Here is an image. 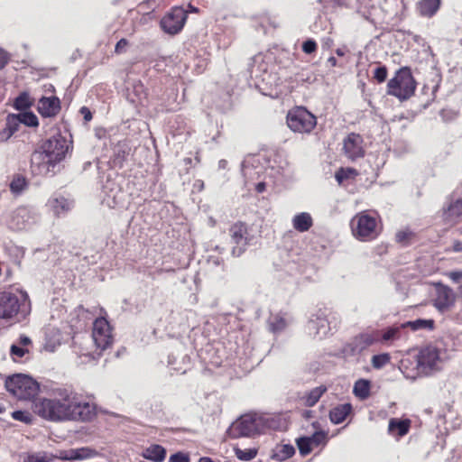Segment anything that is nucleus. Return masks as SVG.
<instances>
[{
    "label": "nucleus",
    "mask_w": 462,
    "mask_h": 462,
    "mask_svg": "<svg viewBox=\"0 0 462 462\" xmlns=\"http://www.w3.org/2000/svg\"><path fill=\"white\" fill-rule=\"evenodd\" d=\"M32 410L41 418L52 422H87L96 416L94 404L86 402L71 387L65 386L54 387L47 397L35 399Z\"/></svg>",
    "instance_id": "1"
},
{
    "label": "nucleus",
    "mask_w": 462,
    "mask_h": 462,
    "mask_svg": "<svg viewBox=\"0 0 462 462\" xmlns=\"http://www.w3.org/2000/svg\"><path fill=\"white\" fill-rule=\"evenodd\" d=\"M72 149L71 141L68 140L61 133H56L45 140L41 145V150L32 153L31 168L36 175H52L56 172V167L61 162Z\"/></svg>",
    "instance_id": "2"
},
{
    "label": "nucleus",
    "mask_w": 462,
    "mask_h": 462,
    "mask_svg": "<svg viewBox=\"0 0 462 462\" xmlns=\"http://www.w3.org/2000/svg\"><path fill=\"white\" fill-rule=\"evenodd\" d=\"M267 428H270L269 419L257 414H244L228 427L226 435L231 439L251 438Z\"/></svg>",
    "instance_id": "3"
},
{
    "label": "nucleus",
    "mask_w": 462,
    "mask_h": 462,
    "mask_svg": "<svg viewBox=\"0 0 462 462\" xmlns=\"http://www.w3.org/2000/svg\"><path fill=\"white\" fill-rule=\"evenodd\" d=\"M377 342H379L378 331L361 332L344 344L335 354V356L346 360L356 357V360L359 361L362 353Z\"/></svg>",
    "instance_id": "4"
},
{
    "label": "nucleus",
    "mask_w": 462,
    "mask_h": 462,
    "mask_svg": "<svg viewBox=\"0 0 462 462\" xmlns=\"http://www.w3.org/2000/svg\"><path fill=\"white\" fill-rule=\"evenodd\" d=\"M7 392L20 400H32L40 391V384L32 377L23 374H14L5 378Z\"/></svg>",
    "instance_id": "5"
},
{
    "label": "nucleus",
    "mask_w": 462,
    "mask_h": 462,
    "mask_svg": "<svg viewBox=\"0 0 462 462\" xmlns=\"http://www.w3.org/2000/svg\"><path fill=\"white\" fill-rule=\"evenodd\" d=\"M416 81L409 68L398 69L387 83V93L403 101L410 98L415 91Z\"/></svg>",
    "instance_id": "6"
},
{
    "label": "nucleus",
    "mask_w": 462,
    "mask_h": 462,
    "mask_svg": "<svg viewBox=\"0 0 462 462\" xmlns=\"http://www.w3.org/2000/svg\"><path fill=\"white\" fill-rule=\"evenodd\" d=\"M20 298L10 291L0 292V318L9 319L21 313L23 316L30 312V302H27L25 297Z\"/></svg>",
    "instance_id": "7"
},
{
    "label": "nucleus",
    "mask_w": 462,
    "mask_h": 462,
    "mask_svg": "<svg viewBox=\"0 0 462 462\" xmlns=\"http://www.w3.org/2000/svg\"><path fill=\"white\" fill-rule=\"evenodd\" d=\"M251 228L245 223L238 221L232 225L229 228V236L231 238L232 254L236 257L241 256L247 249V246L252 245L254 240V235L251 233Z\"/></svg>",
    "instance_id": "8"
},
{
    "label": "nucleus",
    "mask_w": 462,
    "mask_h": 462,
    "mask_svg": "<svg viewBox=\"0 0 462 462\" xmlns=\"http://www.w3.org/2000/svg\"><path fill=\"white\" fill-rule=\"evenodd\" d=\"M287 125L295 133H310L317 125V119L306 108L296 107L288 113Z\"/></svg>",
    "instance_id": "9"
},
{
    "label": "nucleus",
    "mask_w": 462,
    "mask_h": 462,
    "mask_svg": "<svg viewBox=\"0 0 462 462\" xmlns=\"http://www.w3.org/2000/svg\"><path fill=\"white\" fill-rule=\"evenodd\" d=\"M376 217L367 212H361L352 219V230L356 237L362 241L371 240L377 236Z\"/></svg>",
    "instance_id": "10"
},
{
    "label": "nucleus",
    "mask_w": 462,
    "mask_h": 462,
    "mask_svg": "<svg viewBox=\"0 0 462 462\" xmlns=\"http://www.w3.org/2000/svg\"><path fill=\"white\" fill-rule=\"evenodd\" d=\"M39 219L40 217L33 208L20 207L10 214L7 226L14 231L28 230L37 224Z\"/></svg>",
    "instance_id": "11"
},
{
    "label": "nucleus",
    "mask_w": 462,
    "mask_h": 462,
    "mask_svg": "<svg viewBox=\"0 0 462 462\" xmlns=\"http://www.w3.org/2000/svg\"><path fill=\"white\" fill-rule=\"evenodd\" d=\"M440 363L439 350L433 346H427L418 355L417 369L420 374L429 375L440 368Z\"/></svg>",
    "instance_id": "12"
},
{
    "label": "nucleus",
    "mask_w": 462,
    "mask_h": 462,
    "mask_svg": "<svg viewBox=\"0 0 462 462\" xmlns=\"http://www.w3.org/2000/svg\"><path fill=\"white\" fill-rule=\"evenodd\" d=\"M306 330L309 336L315 339H323L330 330V321L326 310H319L312 313L308 320Z\"/></svg>",
    "instance_id": "13"
},
{
    "label": "nucleus",
    "mask_w": 462,
    "mask_h": 462,
    "mask_svg": "<svg viewBox=\"0 0 462 462\" xmlns=\"http://www.w3.org/2000/svg\"><path fill=\"white\" fill-rule=\"evenodd\" d=\"M187 17L188 11L186 9L181 6H175L162 17L160 24L163 32L174 35L182 30Z\"/></svg>",
    "instance_id": "14"
},
{
    "label": "nucleus",
    "mask_w": 462,
    "mask_h": 462,
    "mask_svg": "<svg viewBox=\"0 0 462 462\" xmlns=\"http://www.w3.org/2000/svg\"><path fill=\"white\" fill-rule=\"evenodd\" d=\"M103 202L109 208H125L127 194L116 180L107 178L103 184Z\"/></svg>",
    "instance_id": "15"
},
{
    "label": "nucleus",
    "mask_w": 462,
    "mask_h": 462,
    "mask_svg": "<svg viewBox=\"0 0 462 462\" xmlns=\"http://www.w3.org/2000/svg\"><path fill=\"white\" fill-rule=\"evenodd\" d=\"M92 338L100 352L108 348L113 342L109 322L105 318H97L93 323Z\"/></svg>",
    "instance_id": "16"
},
{
    "label": "nucleus",
    "mask_w": 462,
    "mask_h": 462,
    "mask_svg": "<svg viewBox=\"0 0 462 462\" xmlns=\"http://www.w3.org/2000/svg\"><path fill=\"white\" fill-rule=\"evenodd\" d=\"M462 216V196L457 191L453 192L447 199L443 208V217L448 222H456Z\"/></svg>",
    "instance_id": "17"
},
{
    "label": "nucleus",
    "mask_w": 462,
    "mask_h": 462,
    "mask_svg": "<svg viewBox=\"0 0 462 462\" xmlns=\"http://www.w3.org/2000/svg\"><path fill=\"white\" fill-rule=\"evenodd\" d=\"M363 138L360 134L351 133L344 140V152L347 158L355 160L364 156Z\"/></svg>",
    "instance_id": "18"
},
{
    "label": "nucleus",
    "mask_w": 462,
    "mask_h": 462,
    "mask_svg": "<svg viewBox=\"0 0 462 462\" xmlns=\"http://www.w3.org/2000/svg\"><path fill=\"white\" fill-rule=\"evenodd\" d=\"M455 301V295L449 287L443 284H437L434 306L441 312L448 310Z\"/></svg>",
    "instance_id": "19"
},
{
    "label": "nucleus",
    "mask_w": 462,
    "mask_h": 462,
    "mask_svg": "<svg viewBox=\"0 0 462 462\" xmlns=\"http://www.w3.org/2000/svg\"><path fill=\"white\" fill-rule=\"evenodd\" d=\"M39 114L43 117H53L60 110V101L57 97H42L37 105Z\"/></svg>",
    "instance_id": "20"
},
{
    "label": "nucleus",
    "mask_w": 462,
    "mask_h": 462,
    "mask_svg": "<svg viewBox=\"0 0 462 462\" xmlns=\"http://www.w3.org/2000/svg\"><path fill=\"white\" fill-rule=\"evenodd\" d=\"M377 331L379 332V342L381 343L389 344L407 337L403 323L393 324L381 331Z\"/></svg>",
    "instance_id": "21"
},
{
    "label": "nucleus",
    "mask_w": 462,
    "mask_h": 462,
    "mask_svg": "<svg viewBox=\"0 0 462 462\" xmlns=\"http://www.w3.org/2000/svg\"><path fill=\"white\" fill-rule=\"evenodd\" d=\"M292 322L290 315L282 313L273 314L267 320L269 330L275 335L284 332Z\"/></svg>",
    "instance_id": "22"
},
{
    "label": "nucleus",
    "mask_w": 462,
    "mask_h": 462,
    "mask_svg": "<svg viewBox=\"0 0 462 462\" xmlns=\"http://www.w3.org/2000/svg\"><path fill=\"white\" fill-rule=\"evenodd\" d=\"M61 333L59 328L48 326L44 329V349L48 352H54L61 344Z\"/></svg>",
    "instance_id": "23"
},
{
    "label": "nucleus",
    "mask_w": 462,
    "mask_h": 462,
    "mask_svg": "<svg viewBox=\"0 0 462 462\" xmlns=\"http://www.w3.org/2000/svg\"><path fill=\"white\" fill-rule=\"evenodd\" d=\"M131 148L125 140L118 141L113 148L111 163L113 167L121 168L130 153Z\"/></svg>",
    "instance_id": "24"
},
{
    "label": "nucleus",
    "mask_w": 462,
    "mask_h": 462,
    "mask_svg": "<svg viewBox=\"0 0 462 462\" xmlns=\"http://www.w3.org/2000/svg\"><path fill=\"white\" fill-rule=\"evenodd\" d=\"M49 206L57 217L66 214L73 207V201L63 196H56L49 199Z\"/></svg>",
    "instance_id": "25"
},
{
    "label": "nucleus",
    "mask_w": 462,
    "mask_h": 462,
    "mask_svg": "<svg viewBox=\"0 0 462 462\" xmlns=\"http://www.w3.org/2000/svg\"><path fill=\"white\" fill-rule=\"evenodd\" d=\"M441 0H420L417 4V12L422 17L430 18L439 11Z\"/></svg>",
    "instance_id": "26"
},
{
    "label": "nucleus",
    "mask_w": 462,
    "mask_h": 462,
    "mask_svg": "<svg viewBox=\"0 0 462 462\" xmlns=\"http://www.w3.org/2000/svg\"><path fill=\"white\" fill-rule=\"evenodd\" d=\"M351 411V403L338 404L329 411V420L333 424H340L346 419Z\"/></svg>",
    "instance_id": "27"
},
{
    "label": "nucleus",
    "mask_w": 462,
    "mask_h": 462,
    "mask_svg": "<svg viewBox=\"0 0 462 462\" xmlns=\"http://www.w3.org/2000/svg\"><path fill=\"white\" fill-rule=\"evenodd\" d=\"M142 455L145 459L162 462L166 457V449L159 444H152L146 448Z\"/></svg>",
    "instance_id": "28"
},
{
    "label": "nucleus",
    "mask_w": 462,
    "mask_h": 462,
    "mask_svg": "<svg viewBox=\"0 0 462 462\" xmlns=\"http://www.w3.org/2000/svg\"><path fill=\"white\" fill-rule=\"evenodd\" d=\"M292 226L295 230L303 233L313 226V219L310 213L301 212L293 217Z\"/></svg>",
    "instance_id": "29"
},
{
    "label": "nucleus",
    "mask_w": 462,
    "mask_h": 462,
    "mask_svg": "<svg viewBox=\"0 0 462 462\" xmlns=\"http://www.w3.org/2000/svg\"><path fill=\"white\" fill-rule=\"evenodd\" d=\"M295 454V448L291 444L276 445L272 450L271 457L276 461L282 462Z\"/></svg>",
    "instance_id": "30"
},
{
    "label": "nucleus",
    "mask_w": 462,
    "mask_h": 462,
    "mask_svg": "<svg viewBox=\"0 0 462 462\" xmlns=\"http://www.w3.org/2000/svg\"><path fill=\"white\" fill-rule=\"evenodd\" d=\"M395 1L396 0H356L359 12L364 13L376 8L387 10L388 3Z\"/></svg>",
    "instance_id": "31"
},
{
    "label": "nucleus",
    "mask_w": 462,
    "mask_h": 462,
    "mask_svg": "<svg viewBox=\"0 0 462 462\" xmlns=\"http://www.w3.org/2000/svg\"><path fill=\"white\" fill-rule=\"evenodd\" d=\"M370 387L371 383L369 380L359 379L354 384L353 393L360 400H365L370 395Z\"/></svg>",
    "instance_id": "32"
},
{
    "label": "nucleus",
    "mask_w": 462,
    "mask_h": 462,
    "mask_svg": "<svg viewBox=\"0 0 462 462\" xmlns=\"http://www.w3.org/2000/svg\"><path fill=\"white\" fill-rule=\"evenodd\" d=\"M410 429L409 420H400L397 419H392L389 421L388 430L392 434L397 433L398 436L402 437L406 435Z\"/></svg>",
    "instance_id": "33"
},
{
    "label": "nucleus",
    "mask_w": 462,
    "mask_h": 462,
    "mask_svg": "<svg viewBox=\"0 0 462 462\" xmlns=\"http://www.w3.org/2000/svg\"><path fill=\"white\" fill-rule=\"evenodd\" d=\"M405 330L410 328L413 331L418 330H432L434 328V320L433 319H418L412 321L403 322Z\"/></svg>",
    "instance_id": "34"
},
{
    "label": "nucleus",
    "mask_w": 462,
    "mask_h": 462,
    "mask_svg": "<svg viewBox=\"0 0 462 462\" xmlns=\"http://www.w3.org/2000/svg\"><path fill=\"white\" fill-rule=\"evenodd\" d=\"M326 392L327 387L325 385H319L318 387L311 389L310 392L306 393L304 397V402L306 406H314Z\"/></svg>",
    "instance_id": "35"
},
{
    "label": "nucleus",
    "mask_w": 462,
    "mask_h": 462,
    "mask_svg": "<svg viewBox=\"0 0 462 462\" xmlns=\"http://www.w3.org/2000/svg\"><path fill=\"white\" fill-rule=\"evenodd\" d=\"M262 61H263V57L261 55L254 56L253 59L254 64L251 65L250 70H251V75L255 78H258L260 76L259 75L260 72H263L262 80L265 81L266 80L265 74L267 73V65L262 63Z\"/></svg>",
    "instance_id": "36"
},
{
    "label": "nucleus",
    "mask_w": 462,
    "mask_h": 462,
    "mask_svg": "<svg viewBox=\"0 0 462 462\" xmlns=\"http://www.w3.org/2000/svg\"><path fill=\"white\" fill-rule=\"evenodd\" d=\"M30 95L27 92H22L14 102V107L16 110L23 111L28 109L32 106Z\"/></svg>",
    "instance_id": "37"
},
{
    "label": "nucleus",
    "mask_w": 462,
    "mask_h": 462,
    "mask_svg": "<svg viewBox=\"0 0 462 462\" xmlns=\"http://www.w3.org/2000/svg\"><path fill=\"white\" fill-rule=\"evenodd\" d=\"M21 124L29 127H36L39 125V120L36 115L32 112H23L18 114Z\"/></svg>",
    "instance_id": "38"
},
{
    "label": "nucleus",
    "mask_w": 462,
    "mask_h": 462,
    "mask_svg": "<svg viewBox=\"0 0 462 462\" xmlns=\"http://www.w3.org/2000/svg\"><path fill=\"white\" fill-rule=\"evenodd\" d=\"M234 450L236 457L242 461H250L257 455V450L255 448L241 449L239 448H235Z\"/></svg>",
    "instance_id": "39"
},
{
    "label": "nucleus",
    "mask_w": 462,
    "mask_h": 462,
    "mask_svg": "<svg viewBox=\"0 0 462 462\" xmlns=\"http://www.w3.org/2000/svg\"><path fill=\"white\" fill-rule=\"evenodd\" d=\"M296 444L301 456L309 455L312 450V444L308 437H300L296 439Z\"/></svg>",
    "instance_id": "40"
},
{
    "label": "nucleus",
    "mask_w": 462,
    "mask_h": 462,
    "mask_svg": "<svg viewBox=\"0 0 462 462\" xmlns=\"http://www.w3.org/2000/svg\"><path fill=\"white\" fill-rule=\"evenodd\" d=\"M391 360V356L388 353H383L379 355H374L372 357V365L375 369H381L384 365H386Z\"/></svg>",
    "instance_id": "41"
},
{
    "label": "nucleus",
    "mask_w": 462,
    "mask_h": 462,
    "mask_svg": "<svg viewBox=\"0 0 462 462\" xmlns=\"http://www.w3.org/2000/svg\"><path fill=\"white\" fill-rule=\"evenodd\" d=\"M73 453L72 457H75V460H83L92 457L96 454V451L90 448L84 447L73 448Z\"/></svg>",
    "instance_id": "42"
},
{
    "label": "nucleus",
    "mask_w": 462,
    "mask_h": 462,
    "mask_svg": "<svg viewBox=\"0 0 462 462\" xmlns=\"http://www.w3.org/2000/svg\"><path fill=\"white\" fill-rule=\"evenodd\" d=\"M26 187V180L23 176H16L10 183V189L13 193L19 194Z\"/></svg>",
    "instance_id": "43"
},
{
    "label": "nucleus",
    "mask_w": 462,
    "mask_h": 462,
    "mask_svg": "<svg viewBox=\"0 0 462 462\" xmlns=\"http://www.w3.org/2000/svg\"><path fill=\"white\" fill-rule=\"evenodd\" d=\"M20 119L18 117V115H8L5 122V126L8 131H10L11 134H14L18 131V128L20 126Z\"/></svg>",
    "instance_id": "44"
},
{
    "label": "nucleus",
    "mask_w": 462,
    "mask_h": 462,
    "mask_svg": "<svg viewBox=\"0 0 462 462\" xmlns=\"http://www.w3.org/2000/svg\"><path fill=\"white\" fill-rule=\"evenodd\" d=\"M314 446L325 445L327 442V432L323 430L315 431L311 436L308 437Z\"/></svg>",
    "instance_id": "45"
},
{
    "label": "nucleus",
    "mask_w": 462,
    "mask_h": 462,
    "mask_svg": "<svg viewBox=\"0 0 462 462\" xmlns=\"http://www.w3.org/2000/svg\"><path fill=\"white\" fill-rule=\"evenodd\" d=\"M12 418L15 420L24 422L26 424H30L32 420V415L30 412L25 411H14L11 414Z\"/></svg>",
    "instance_id": "46"
},
{
    "label": "nucleus",
    "mask_w": 462,
    "mask_h": 462,
    "mask_svg": "<svg viewBox=\"0 0 462 462\" xmlns=\"http://www.w3.org/2000/svg\"><path fill=\"white\" fill-rule=\"evenodd\" d=\"M319 2L323 5L325 13L331 12L336 5L341 6L346 5V0H319Z\"/></svg>",
    "instance_id": "47"
},
{
    "label": "nucleus",
    "mask_w": 462,
    "mask_h": 462,
    "mask_svg": "<svg viewBox=\"0 0 462 462\" xmlns=\"http://www.w3.org/2000/svg\"><path fill=\"white\" fill-rule=\"evenodd\" d=\"M356 174V171L354 169H339L336 174H335V178L337 180V181L341 184L343 183V181L348 178H350L352 175H355Z\"/></svg>",
    "instance_id": "48"
},
{
    "label": "nucleus",
    "mask_w": 462,
    "mask_h": 462,
    "mask_svg": "<svg viewBox=\"0 0 462 462\" xmlns=\"http://www.w3.org/2000/svg\"><path fill=\"white\" fill-rule=\"evenodd\" d=\"M374 78L379 82L383 83L387 78V69L385 66L376 67L374 70Z\"/></svg>",
    "instance_id": "49"
},
{
    "label": "nucleus",
    "mask_w": 462,
    "mask_h": 462,
    "mask_svg": "<svg viewBox=\"0 0 462 462\" xmlns=\"http://www.w3.org/2000/svg\"><path fill=\"white\" fill-rule=\"evenodd\" d=\"M168 462H190V457L188 453L179 451L172 454Z\"/></svg>",
    "instance_id": "50"
},
{
    "label": "nucleus",
    "mask_w": 462,
    "mask_h": 462,
    "mask_svg": "<svg viewBox=\"0 0 462 462\" xmlns=\"http://www.w3.org/2000/svg\"><path fill=\"white\" fill-rule=\"evenodd\" d=\"M301 48L306 54H312L317 51V42L313 39H308L302 43Z\"/></svg>",
    "instance_id": "51"
},
{
    "label": "nucleus",
    "mask_w": 462,
    "mask_h": 462,
    "mask_svg": "<svg viewBox=\"0 0 462 462\" xmlns=\"http://www.w3.org/2000/svg\"><path fill=\"white\" fill-rule=\"evenodd\" d=\"M23 462H48L45 453H32L28 454L23 459Z\"/></svg>",
    "instance_id": "52"
},
{
    "label": "nucleus",
    "mask_w": 462,
    "mask_h": 462,
    "mask_svg": "<svg viewBox=\"0 0 462 462\" xmlns=\"http://www.w3.org/2000/svg\"><path fill=\"white\" fill-rule=\"evenodd\" d=\"M129 42L126 39L123 38L117 42L115 47V52L117 54H121L125 52L126 47L128 46Z\"/></svg>",
    "instance_id": "53"
},
{
    "label": "nucleus",
    "mask_w": 462,
    "mask_h": 462,
    "mask_svg": "<svg viewBox=\"0 0 462 462\" xmlns=\"http://www.w3.org/2000/svg\"><path fill=\"white\" fill-rule=\"evenodd\" d=\"M447 276L455 283L462 282V270L451 271L447 273Z\"/></svg>",
    "instance_id": "54"
},
{
    "label": "nucleus",
    "mask_w": 462,
    "mask_h": 462,
    "mask_svg": "<svg viewBox=\"0 0 462 462\" xmlns=\"http://www.w3.org/2000/svg\"><path fill=\"white\" fill-rule=\"evenodd\" d=\"M28 352L27 349L18 346L16 345H12L10 353L12 356H15L17 357H23Z\"/></svg>",
    "instance_id": "55"
},
{
    "label": "nucleus",
    "mask_w": 462,
    "mask_h": 462,
    "mask_svg": "<svg viewBox=\"0 0 462 462\" xmlns=\"http://www.w3.org/2000/svg\"><path fill=\"white\" fill-rule=\"evenodd\" d=\"M74 453H73V448L71 449H69V450H61L60 451V454L58 456V457L61 460H64V461H69V460H75V457H73Z\"/></svg>",
    "instance_id": "56"
},
{
    "label": "nucleus",
    "mask_w": 462,
    "mask_h": 462,
    "mask_svg": "<svg viewBox=\"0 0 462 462\" xmlns=\"http://www.w3.org/2000/svg\"><path fill=\"white\" fill-rule=\"evenodd\" d=\"M9 60H10V56L7 53V51H5L3 49H0V70L3 69L7 65V63L9 62Z\"/></svg>",
    "instance_id": "57"
},
{
    "label": "nucleus",
    "mask_w": 462,
    "mask_h": 462,
    "mask_svg": "<svg viewBox=\"0 0 462 462\" xmlns=\"http://www.w3.org/2000/svg\"><path fill=\"white\" fill-rule=\"evenodd\" d=\"M13 134L10 133L6 128L0 130V143H5L12 137Z\"/></svg>",
    "instance_id": "58"
},
{
    "label": "nucleus",
    "mask_w": 462,
    "mask_h": 462,
    "mask_svg": "<svg viewBox=\"0 0 462 462\" xmlns=\"http://www.w3.org/2000/svg\"><path fill=\"white\" fill-rule=\"evenodd\" d=\"M80 113L83 116L85 121L88 122V121H90L92 119V114H91L90 110L88 107L82 106L80 108Z\"/></svg>",
    "instance_id": "59"
},
{
    "label": "nucleus",
    "mask_w": 462,
    "mask_h": 462,
    "mask_svg": "<svg viewBox=\"0 0 462 462\" xmlns=\"http://www.w3.org/2000/svg\"><path fill=\"white\" fill-rule=\"evenodd\" d=\"M410 233L405 231H400L396 234V240L400 243H403L406 239H408Z\"/></svg>",
    "instance_id": "60"
},
{
    "label": "nucleus",
    "mask_w": 462,
    "mask_h": 462,
    "mask_svg": "<svg viewBox=\"0 0 462 462\" xmlns=\"http://www.w3.org/2000/svg\"><path fill=\"white\" fill-rule=\"evenodd\" d=\"M334 44V41L330 37H325L322 39V47L324 49H330Z\"/></svg>",
    "instance_id": "61"
},
{
    "label": "nucleus",
    "mask_w": 462,
    "mask_h": 462,
    "mask_svg": "<svg viewBox=\"0 0 462 462\" xmlns=\"http://www.w3.org/2000/svg\"><path fill=\"white\" fill-rule=\"evenodd\" d=\"M161 0H146L141 4V5H147L148 8L154 10L159 5Z\"/></svg>",
    "instance_id": "62"
},
{
    "label": "nucleus",
    "mask_w": 462,
    "mask_h": 462,
    "mask_svg": "<svg viewBox=\"0 0 462 462\" xmlns=\"http://www.w3.org/2000/svg\"><path fill=\"white\" fill-rule=\"evenodd\" d=\"M19 342L23 346H28L31 344L32 341H31L30 337H28L27 336L21 335L20 338H19Z\"/></svg>",
    "instance_id": "63"
},
{
    "label": "nucleus",
    "mask_w": 462,
    "mask_h": 462,
    "mask_svg": "<svg viewBox=\"0 0 462 462\" xmlns=\"http://www.w3.org/2000/svg\"><path fill=\"white\" fill-rule=\"evenodd\" d=\"M452 250L454 252H462V243L460 241H455L452 245Z\"/></svg>",
    "instance_id": "64"
}]
</instances>
